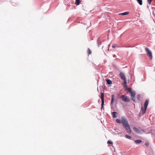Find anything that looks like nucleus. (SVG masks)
Returning a JSON list of instances; mask_svg holds the SVG:
<instances>
[{
  "mask_svg": "<svg viewBox=\"0 0 155 155\" xmlns=\"http://www.w3.org/2000/svg\"><path fill=\"white\" fill-rule=\"evenodd\" d=\"M122 123L123 127L128 134H130L131 131L127 120L124 117H122Z\"/></svg>",
  "mask_w": 155,
  "mask_h": 155,
  "instance_id": "f257e3e1",
  "label": "nucleus"
},
{
  "mask_svg": "<svg viewBox=\"0 0 155 155\" xmlns=\"http://www.w3.org/2000/svg\"><path fill=\"white\" fill-rule=\"evenodd\" d=\"M148 103L149 101L148 100H146L144 104V108H143V107H142L141 108L143 114L145 113Z\"/></svg>",
  "mask_w": 155,
  "mask_h": 155,
  "instance_id": "f03ea898",
  "label": "nucleus"
},
{
  "mask_svg": "<svg viewBox=\"0 0 155 155\" xmlns=\"http://www.w3.org/2000/svg\"><path fill=\"white\" fill-rule=\"evenodd\" d=\"M145 50L147 52V55L149 57L150 59L151 60L153 57L152 52L147 48H146Z\"/></svg>",
  "mask_w": 155,
  "mask_h": 155,
  "instance_id": "7ed1b4c3",
  "label": "nucleus"
},
{
  "mask_svg": "<svg viewBox=\"0 0 155 155\" xmlns=\"http://www.w3.org/2000/svg\"><path fill=\"white\" fill-rule=\"evenodd\" d=\"M122 100L126 102H128L130 101V99L128 97L124 95H122L120 96Z\"/></svg>",
  "mask_w": 155,
  "mask_h": 155,
  "instance_id": "20e7f679",
  "label": "nucleus"
},
{
  "mask_svg": "<svg viewBox=\"0 0 155 155\" xmlns=\"http://www.w3.org/2000/svg\"><path fill=\"white\" fill-rule=\"evenodd\" d=\"M100 97L102 101L101 108H102L103 107V106L104 104V94L103 93H101Z\"/></svg>",
  "mask_w": 155,
  "mask_h": 155,
  "instance_id": "39448f33",
  "label": "nucleus"
},
{
  "mask_svg": "<svg viewBox=\"0 0 155 155\" xmlns=\"http://www.w3.org/2000/svg\"><path fill=\"white\" fill-rule=\"evenodd\" d=\"M130 95L131 96V99L134 101L135 102V99H134V97L135 95V93L134 92L131 91H130Z\"/></svg>",
  "mask_w": 155,
  "mask_h": 155,
  "instance_id": "423d86ee",
  "label": "nucleus"
},
{
  "mask_svg": "<svg viewBox=\"0 0 155 155\" xmlns=\"http://www.w3.org/2000/svg\"><path fill=\"white\" fill-rule=\"evenodd\" d=\"M119 75L121 79L123 80L126 79L125 75L124 73L122 72H120L119 74Z\"/></svg>",
  "mask_w": 155,
  "mask_h": 155,
  "instance_id": "0eeeda50",
  "label": "nucleus"
},
{
  "mask_svg": "<svg viewBox=\"0 0 155 155\" xmlns=\"http://www.w3.org/2000/svg\"><path fill=\"white\" fill-rule=\"evenodd\" d=\"M133 129L134 131H135L138 134H140L141 133L140 131L138 129L137 127H134L133 128Z\"/></svg>",
  "mask_w": 155,
  "mask_h": 155,
  "instance_id": "6e6552de",
  "label": "nucleus"
},
{
  "mask_svg": "<svg viewBox=\"0 0 155 155\" xmlns=\"http://www.w3.org/2000/svg\"><path fill=\"white\" fill-rule=\"evenodd\" d=\"M117 114V113L116 112H113L112 113V116L113 118H116L117 117V116L116 115Z\"/></svg>",
  "mask_w": 155,
  "mask_h": 155,
  "instance_id": "1a4fd4ad",
  "label": "nucleus"
},
{
  "mask_svg": "<svg viewBox=\"0 0 155 155\" xmlns=\"http://www.w3.org/2000/svg\"><path fill=\"white\" fill-rule=\"evenodd\" d=\"M129 12H125L123 13H120L119 15H127L128 14Z\"/></svg>",
  "mask_w": 155,
  "mask_h": 155,
  "instance_id": "9d476101",
  "label": "nucleus"
},
{
  "mask_svg": "<svg viewBox=\"0 0 155 155\" xmlns=\"http://www.w3.org/2000/svg\"><path fill=\"white\" fill-rule=\"evenodd\" d=\"M123 81H124V82L123 83V85L124 87H127V85H126L127 80L126 79V80H123Z\"/></svg>",
  "mask_w": 155,
  "mask_h": 155,
  "instance_id": "9b49d317",
  "label": "nucleus"
},
{
  "mask_svg": "<svg viewBox=\"0 0 155 155\" xmlns=\"http://www.w3.org/2000/svg\"><path fill=\"white\" fill-rule=\"evenodd\" d=\"M115 96L114 95H112V98H111V104H113L114 101V97Z\"/></svg>",
  "mask_w": 155,
  "mask_h": 155,
  "instance_id": "f8f14e48",
  "label": "nucleus"
},
{
  "mask_svg": "<svg viewBox=\"0 0 155 155\" xmlns=\"http://www.w3.org/2000/svg\"><path fill=\"white\" fill-rule=\"evenodd\" d=\"M137 1L140 5H142L143 2L142 0H137Z\"/></svg>",
  "mask_w": 155,
  "mask_h": 155,
  "instance_id": "ddd939ff",
  "label": "nucleus"
},
{
  "mask_svg": "<svg viewBox=\"0 0 155 155\" xmlns=\"http://www.w3.org/2000/svg\"><path fill=\"white\" fill-rule=\"evenodd\" d=\"M80 0H76L75 4L77 5H78L80 4Z\"/></svg>",
  "mask_w": 155,
  "mask_h": 155,
  "instance_id": "4468645a",
  "label": "nucleus"
},
{
  "mask_svg": "<svg viewBox=\"0 0 155 155\" xmlns=\"http://www.w3.org/2000/svg\"><path fill=\"white\" fill-rule=\"evenodd\" d=\"M107 83L108 84H112V82L111 80L107 79Z\"/></svg>",
  "mask_w": 155,
  "mask_h": 155,
  "instance_id": "2eb2a0df",
  "label": "nucleus"
},
{
  "mask_svg": "<svg viewBox=\"0 0 155 155\" xmlns=\"http://www.w3.org/2000/svg\"><path fill=\"white\" fill-rule=\"evenodd\" d=\"M142 142L141 140H137L135 141V142L137 143H140Z\"/></svg>",
  "mask_w": 155,
  "mask_h": 155,
  "instance_id": "dca6fc26",
  "label": "nucleus"
},
{
  "mask_svg": "<svg viewBox=\"0 0 155 155\" xmlns=\"http://www.w3.org/2000/svg\"><path fill=\"white\" fill-rule=\"evenodd\" d=\"M116 121L117 123H122V121H121L120 120L117 119L116 120Z\"/></svg>",
  "mask_w": 155,
  "mask_h": 155,
  "instance_id": "f3484780",
  "label": "nucleus"
},
{
  "mask_svg": "<svg viewBox=\"0 0 155 155\" xmlns=\"http://www.w3.org/2000/svg\"><path fill=\"white\" fill-rule=\"evenodd\" d=\"M91 50L89 48H88V55H89L91 54Z\"/></svg>",
  "mask_w": 155,
  "mask_h": 155,
  "instance_id": "a211bd4d",
  "label": "nucleus"
},
{
  "mask_svg": "<svg viewBox=\"0 0 155 155\" xmlns=\"http://www.w3.org/2000/svg\"><path fill=\"white\" fill-rule=\"evenodd\" d=\"M125 137L126 138H128V139H130L131 138V137L127 135H126L125 136Z\"/></svg>",
  "mask_w": 155,
  "mask_h": 155,
  "instance_id": "6ab92c4d",
  "label": "nucleus"
},
{
  "mask_svg": "<svg viewBox=\"0 0 155 155\" xmlns=\"http://www.w3.org/2000/svg\"><path fill=\"white\" fill-rule=\"evenodd\" d=\"M147 2L148 3V4L150 5L151 4V2L152 1H153V0H147Z\"/></svg>",
  "mask_w": 155,
  "mask_h": 155,
  "instance_id": "aec40b11",
  "label": "nucleus"
},
{
  "mask_svg": "<svg viewBox=\"0 0 155 155\" xmlns=\"http://www.w3.org/2000/svg\"><path fill=\"white\" fill-rule=\"evenodd\" d=\"M112 47L113 48H115L116 47H117L118 46H116V45H113L112 46Z\"/></svg>",
  "mask_w": 155,
  "mask_h": 155,
  "instance_id": "412c9836",
  "label": "nucleus"
},
{
  "mask_svg": "<svg viewBox=\"0 0 155 155\" xmlns=\"http://www.w3.org/2000/svg\"><path fill=\"white\" fill-rule=\"evenodd\" d=\"M107 143L108 144H112V143H113L111 141H110V140L108 141H107Z\"/></svg>",
  "mask_w": 155,
  "mask_h": 155,
  "instance_id": "4be33fe9",
  "label": "nucleus"
},
{
  "mask_svg": "<svg viewBox=\"0 0 155 155\" xmlns=\"http://www.w3.org/2000/svg\"><path fill=\"white\" fill-rule=\"evenodd\" d=\"M145 145L148 146L149 145V143H145Z\"/></svg>",
  "mask_w": 155,
  "mask_h": 155,
  "instance_id": "5701e85b",
  "label": "nucleus"
}]
</instances>
